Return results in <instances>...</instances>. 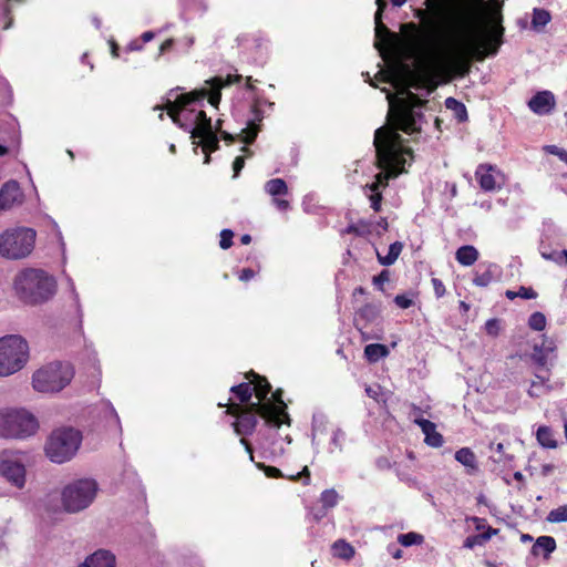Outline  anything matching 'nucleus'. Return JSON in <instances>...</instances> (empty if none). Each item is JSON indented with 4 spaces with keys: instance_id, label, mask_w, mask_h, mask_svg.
I'll return each mask as SVG.
<instances>
[{
    "instance_id": "obj_63",
    "label": "nucleus",
    "mask_w": 567,
    "mask_h": 567,
    "mask_svg": "<svg viewBox=\"0 0 567 567\" xmlns=\"http://www.w3.org/2000/svg\"><path fill=\"white\" fill-rule=\"evenodd\" d=\"M240 444H243L246 449V451L249 453V456H250V461H254V455H252V447L250 445V443L246 440V439H240Z\"/></svg>"
},
{
    "instance_id": "obj_22",
    "label": "nucleus",
    "mask_w": 567,
    "mask_h": 567,
    "mask_svg": "<svg viewBox=\"0 0 567 567\" xmlns=\"http://www.w3.org/2000/svg\"><path fill=\"white\" fill-rule=\"evenodd\" d=\"M381 312V308L379 305L374 303H367L363 307H361L355 317L357 327L359 330H362L363 327H359L360 320H363L365 323H372L374 322Z\"/></svg>"
},
{
    "instance_id": "obj_59",
    "label": "nucleus",
    "mask_w": 567,
    "mask_h": 567,
    "mask_svg": "<svg viewBox=\"0 0 567 567\" xmlns=\"http://www.w3.org/2000/svg\"><path fill=\"white\" fill-rule=\"evenodd\" d=\"M255 276V271L250 268H244L240 274H239V279L241 281H247V280H250L251 278H254Z\"/></svg>"
},
{
    "instance_id": "obj_36",
    "label": "nucleus",
    "mask_w": 567,
    "mask_h": 567,
    "mask_svg": "<svg viewBox=\"0 0 567 567\" xmlns=\"http://www.w3.org/2000/svg\"><path fill=\"white\" fill-rule=\"evenodd\" d=\"M198 137H202L204 140L203 142V150L206 153L214 152L218 148V138L214 131H210V133H203L199 134Z\"/></svg>"
},
{
    "instance_id": "obj_5",
    "label": "nucleus",
    "mask_w": 567,
    "mask_h": 567,
    "mask_svg": "<svg viewBox=\"0 0 567 567\" xmlns=\"http://www.w3.org/2000/svg\"><path fill=\"white\" fill-rule=\"evenodd\" d=\"M207 94L208 93L206 90L194 91L188 94L178 95L174 102L171 100H167L166 102L165 110L167 111L169 117L181 128L185 130L186 132H189L192 134V138H196L197 136H199V134L203 133H210V131H213L212 120L206 115L204 111H199L194 118V123L196 124V126L192 127V125L185 124L181 121L179 113L187 105H190L192 103H195L206 97Z\"/></svg>"
},
{
    "instance_id": "obj_15",
    "label": "nucleus",
    "mask_w": 567,
    "mask_h": 567,
    "mask_svg": "<svg viewBox=\"0 0 567 567\" xmlns=\"http://www.w3.org/2000/svg\"><path fill=\"white\" fill-rule=\"evenodd\" d=\"M375 48L380 52L390 49L395 34L382 22L380 14H374Z\"/></svg>"
},
{
    "instance_id": "obj_64",
    "label": "nucleus",
    "mask_w": 567,
    "mask_h": 567,
    "mask_svg": "<svg viewBox=\"0 0 567 567\" xmlns=\"http://www.w3.org/2000/svg\"><path fill=\"white\" fill-rule=\"evenodd\" d=\"M154 38V33L152 31H146L142 34V40L144 42H148Z\"/></svg>"
},
{
    "instance_id": "obj_41",
    "label": "nucleus",
    "mask_w": 567,
    "mask_h": 567,
    "mask_svg": "<svg viewBox=\"0 0 567 567\" xmlns=\"http://www.w3.org/2000/svg\"><path fill=\"white\" fill-rule=\"evenodd\" d=\"M320 499L323 507H334L338 503V493L334 489H326L321 493Z\"/></svg>"
},
{
    "instance_id": "obj_45",
    "label": "nucleus",
    "mask_w": 567,
    "mask_h": 567,
    "mask_svg": "<svg viewBox=\"0 0 567 567\" xmlns=\"http://www.w3.org/2000/svg\"><path fill=\"white\" fill-rule=\"evenodd\" d=\"M501 330V320L497 318L488 319L485 323V331L488 336L496 337Z\"/></svg>"
},
{
    "instance_id": "obj_1",
    "label": "nucleus",
    "mask_w": 567,
    "mask_h": 567,
    "mask_svg": "<svg viewBox=\"0 0 567 567\" xmlns=\"http://www.w3.org/2000/svg\"><path fill=\"white\" fill-rule=\"evenodd\" d=\"M487 3L493 7V11L484 29L475 28L471 8L456 0H425L426 9L419 10L416 16L422 20L426 19L434 31L449 30L453 33V42L449 49L452 60H482L487 54L497 52L504 34L498 0H488Z\"/></svg>"
},
{
    "instance_id": "obj_31",
    "label": "nucleus",
    "mask_w": 567,
    "mask_h": 567,
    "mask_svg": "<svg viewBox=\"0 0 567 567\" xmlns=\"http://www.w3.org/2000/svg\"><path fill=\"white\" fill-rule=\"evenodd\" d=\"M332 551L336 557L342 559H350L354 555V548L343 539L334 542L332 545Z\"/></svg>"
},
{
    "instance_id": "obj_23",
    "label": "nucleus",
    "mask_w": 567,
    "mask_h": 567,
    "mask_svg": "<svg viewBox=\"0 0 567 567\" xmlns=\"http://www.w3.org/2000/svg\"><path fill=\"white\" fill-rule=\"evenodd\" d=\"M556 549V540L551 536H540L536 539L535 544L532 547V554L534 556H539L540 554L544 557H548Z\"/></svg>"
},
{
    "instance_id": "obj_38",
    "label": "nucleus",
    "mask_w": 567,
    "mask_h": 567,
    "mask_svg": "<svg viewBox=\"0 0 567 567\" xmlns=\"http://www.w3.org/2000/svg\"><path fill=\"white\" fill-rule=\"evenodd\" d=\"M549 523L567 522V504L551 509L546 518Z\"/></svg>"
},
{
    "instance_id": "obj_34",
    "label": "nucleus",
    "mask_w": 567,
    "mask_h": 567,
    "mask_svg": "<svg viewBox=\"0 0 567 567\" xmlns=\"http://www.w3.org/2000/svg\"><path fill=\"white\" fill-rule=\"evenodd\" d=\"M272 398H274V401L277 403V405L275 403H272L271 401H270V403L278 410L280 420L282 421V423L289 424L290 419H289L288 413L286 412L287 405L282 401V390L278 389L272 394ZM267 402H269V400Z\"/></svg>"
},
{
    "instance_id": "obj_28",
    "label": "nucleus",
    "mask_w": 567,
    "mask_h": 567,
    "mask_svg": "<svg viewBox=\"0 0 567 567\" xmlns=\"http://www.w3.org/2000/svg\"><path fill=\"white\" fill-rule=\"evenodd\" d=\"M536 439L538 443L545 449L557 447V442L554 437L553 430L547 425H542L536 432Z\"/></svg>"
},
{
    "instance_id": "obj_54",
    "label": "nucleus",
    "mask_w": 567,
    "mask_h": 567,
    "mask_svg": "<svg viewBox=\"0 0 567 567\" xmlns=\"http://www.w3.org/2000/svg\"><path fill=\"white\" fill-rule=\"evenodd\" d=\"M432 285H433V289H434V293L437 298H441L444 296L445 293V286L444 284L437 279V278H432Z\"/></svg>"
},
{
    "instance_id": "obj_2",
    "label": "nucleus",
    "mask_w": 567,
    "mask_h": 567,
    "mask_svg": "<svg viewBox=\"0 0 567 567\" xmlns=\"http://www.w3.org/2000/svg\"><path fill=\"white\" fill-rule=\"evenodd\" d=\"M424 104L416 94L408 92L406 97L399 102L395 109L389 113L391 126L379 127L374 133L373 145L375 147L378 166L385 171L375 176V182L365 185L371 192L380 190L388 186L390 177H396L403 172L405 163L404 154H410L403 147V138L399 131L413 134L420 131V122L423 118L421 109Z\"/></svg>"
},
{
    "instance_id": "obj_32",
    "label": "nucleus",
    "mask_w": 567,
    "mask_h": 567,
    "mask_svg": "<svg viewBox=\"0 0 567 567\" xmlns=\"http://www.w3.org/2000/svg\"><path fill=\"white\" fill-rule=\"evenodd\" d=\"M550 19L551 17L549 11L540 8H535L533 11L532 27L533 29L539 31L550 21Z\"/></svg>"
},
{
    "instance_id": "obj_42",
    "label": "nucleus",
    "mask_w": 567,
    "mask_h": 567,
    "mask_svg": "<svg viewBox=\"0 0 567 567\" xmlns=\"http://www.w3.org/2000/svg\"><path fill=\"white\" fill-rule=\"evenodd\" d=\"M348 234H355L358 236H365L370 234V224L367 221H359L358 224H351L347 227Z\"/></svg>"
},
{
    "instance_id": "obj_46",
    "label": "nucleus",
    "mask_w": 567,
    "mask_h": 567,
    "mask_svg": "<svg viewBox=\"0 0 567 567\" xmlns=\"http://www.w3.org/2000/svg\"><path fill=\"white\" fill-rule=\"evenodd\" d=\"M234 233L230 229H223L220 233L219 246L223 249H228L233 245Z\"/></svg>"
},
{
    "instance_id": "obj_13",
    "label": "nucleus",
    "mask_w": 567,
    "mask_h": 567,
    "mask_svg": "<svg viewBox=\"0 0 567 567\" xmlns=\"http://www.w3.org/2000/svg\"><path fill=\"white\" fill-rule=\"evenodd\" d=\"M265 192L272 197V204L280 212L290 209V203L286 199L279 198L288 194V186L282 178H272L266 182Z\"/></svg>"
},
{
    "instance_id": "obj_39",
    "label": "nucleus",
    "mask_w": 567,
    "mask_h": 567,
    "mask_svg": "<svg viewBox=\"0 0 567 567\" xmlns=\"http://www.w3.org/2000/svg\"><path fill=\"white\" fill-rule=\"evenodd\" d=\"M528 326L535 331H542L546 327V317L543 312L536 311L529 316Z\"/></svg>"
},
{
    "instance_id": "obj_29",
    "label": "nucleus",
    "mask_w": 567,
    "mask_h": 567,
    "mask_svg": "<svg viewBox=\"0 0 567 567\" xmlns=\"http://www.w3.org/2000/svg\"><path fill=\"white\" fill-rule=\"evenodd\" d=\"M403 245L400 241H394L389 246L388 254L385 256L377 254L378 260L383 266H391L393 265L396 259L399 258L401 251H402Z\"/></svg>"
},
{
    "instance_id": "obj_48",
    "label": "nucleus",
    "mask_w": 567,
    "mask_h": 567,
    "mask_svg": "<svg viewBox=\"0 0 567 567\" xmlns=\"http://www.w3.org/2000/svg\"><path fill=\"white\" fill-rule=\"evenodd\" d=\"M257 466H258V468L264 470L265 474L268 477L278 478V477H282L284 476L281 471L279 468L275 467V466H267V465L261 464V463H258Z\"/></svg>"
},
{
    "instance_id": "obj_47",
    "label": "nucleus",
    "mask_w": 567,
    "mask_h": 567,
    "mask_svg": "<svg viewBox=\"0 0 567 567\" xmlns=\"http://www.w3.org/2000/svg\"><path fill=\"white\" fill-rule=\"evenodd\" d=\"M257 132L258 130L256 125L251 121H249L248 127L243 130V133L245 134L244 142L247 144L252 143L257 136Z\"/></svg>"
},
{
    "instance_id": "obj_51",
    "label": "nucleus",
    "mask_w": 567,
    "mask_h": 567,
    "mask_svg": "<svg viewBox=\"0 0 567 567\" xmlns=\"http://www.w3.org/2000/svg\"><path fill=\"white\" fill-rule=\"evenodd\" d=\"M369 198L371 200V208L374 212H380L381 210V202H382V194H381V192L380 190L372 192V194L369 195Z\"/></svg>"
},
{
    "instance_id": "obj_16",
    "label": "nucleus",
    "mask_w": 567,
    "mask_h": 567,
    "mask_svg": "<svg viewBox=\"0 0 567 567\" xmlns=\"http://www.w3.org/2000/svg\"><path fill=\"white\" fill-rule=\"evenodd\" d=\"M22 193L16 181L7 182L0 189V209H9L21 202Z\"/></svg>"
},
{
    "instance_id": "obj_56",
    "label": "nucleus",
    "mask_w": 567,
    "mask_h": 567,
    "mask_svg": "<svg viewBox=\"0 0 567 567\" xmlns=\"http://www.w3.org/2000/svg\"><path fill=\"white\" fill-rule=\"evenodd\" d=\"M245 166V159L241 156H237L233 163L234 177H237Z\"/></svg>"
},
{
    "instance_id": "obj_14",
    "label": "nucleus",
    "mask_w": 567,
    "mask_h": 567,
    "mask_svg": "<svg viewBox=\"0 0 567 567\" xmlns=\"http://www.w3.org/2000/svg\"><path fill=\"white\" fill-rule=\"evenodd\" d=\"M528 107L538 115L549 114L555 107V96L550 91L538 92L528 101Z\"/></svg>"
},
{
    "instance_id": "obj_25",
    "label": "nucleus",
    "mask_w": 567,
    "mask_h": 567,
    "mask_svg": "<svg viewBox=\"0 0 567 567\" xmlns=\"http://www.w3.org/2000/svg\"><path fill=\"white\" fill-rule=\"evenodd\" d=\"M478 250L471 245L460 247L455 252L456 260L462 266H472L478 259Z\"/></svg>"
},
{
    "instance_id": "obj_8",
    "label": "nucleus",
    "mask_w": 567,
    "mask_h": 567,
    "mask_svg": "<svg viewBox=\"0 0 567 567\" xmlns=\"http://www.w3.org/2000/svg\"><path fill=\"white\" fill-rule=\"evenodd\" d=\"M29 359L28 342L17 334L0 338V375L8 377L20 371Z\"/></svg>"
},
{
    "instance_id": "obj_53",
    "label": "nucleus",
    "mask_w": 567,
    "mask_h": 567,
    "mask_svg": "<svg viewBox=\"0 0 567 567\" xmlns=\"http://www.w3.org/2000/svg\"><path fill=\"white\" fill-rule=\"evenodd\" d=\"M518 297L523 299H535L537 297V292L532 287H519L517 291Z\"/></svg>"
},
{
    "instance_id": "obj_18",
    "label": "nucleus",
    "mask_w": 567,
    "mask_h": 567,
    "mask_svg": "<svg viewBox=\"0 0 567 567\" xmlns=\"http://www.w3.org/2000/svg\"><path fill=\"white\" fill-rule=\"evenodd\" d=\"M241 75H228L226 80H224L223 78L220 76H216V78H213L210 80H207L206 83L209 85V89H210V93H209V96H208V102L214 105V106H217L220 102V97H221V94H220V90L223 86L225 85H229L234 82H239L241 80Z\"/></svg>"
},
{
    "instance_id": "obj_58",
    "label": "nucleus",
    "mask_w": 567,
    "mask_h": 567,
    "mask_svg": "<svg viewBox=\"0 0 567 567\" xmlns=\"http://www.w3.org/2000/svg\"><path fill=\"white\" fill-rule=\"evenodd\" d=\"M498 533V529L488 526L484 533H481V539H483L484 544L488 542L494 535Z\"/></svg>"
},
{
    "instance_id": "obj_50",
    "label": "nucleus",
    "mask_w": 567,
    "mask_h": 567,
    "mask_svg": "<svg viewBox=\"0 0 567 567\" xmlns=\"http://www.w3.org/2000/svg\"><path fill=\"white\" fill-rule=\"evenodd\" d=\"M365 393L369 398L375 400L377 402L380 401V396L382 394V389L379 384L375 385H367L365 386Z\"/></svg>"
},
{
    "instance_id": "obj_55",
    "label": "nucleus",
    "mask_w": 567,
    "mask_h": 567,
    "mask_svg": "<svg viewBox=\"0 0 567 567\" xmlns=\"http://www.w3.org/2000/svg\"><path fill=\"white\" fill-rule=\"evenodd\" d=\"M326 422V417L322 414H315L312 417V435L320 430V426Z\"/></svg>"
},
{
    "instance_id": "obj_57",
    "label": "nucleus",
    "mask_w": 567,
    "mask_h": 567,
    "mask_svg": "<svg viewBox=\"0 0 567 567\" xmlns=\"http://www.w3.org/2000/svg\"><path fill=\"white\" fill-rule=\"evenodd\" d=\"M548 150L551 154L557 155L561 161L567 163V152L565 150H561L556 145L549 146Z\"/></svg>"
},
{
    "instance_id": "obj_37",
    "label": "nucleus",
    "mask_w": 567,
    "mask_h": 567,
    "mask_svg": "<svg viewBox=\"0 0 567 567\" xmlns=\"http://www.w3.org/2000/svg\"><path fill=\"white\" fill-rule=\"evenodd\" d=\"M398 542L402 546L409 547V546H412V545L421 544L423 542V536L417 534V533L410 532V533H406V534H400L398 536Z\"/></svg>"
},
{
    "instance_id": "obj_10",
    "label": "nucleus",
    "mask_w": 567,
    "mask_h": 567,
    "mask_svg": "<svg viewBox=\"0 0 567 567\" xmlns=\"http://www.w3.org/2000/svg\"><path fill=\"white\" fill-rule=\"evenodd\" d=\"M38 421L23 409L0 410V436L6 439H24L35 433Z\"/></svg>"
},
{
    "instance_id": "obj_3",
    "label": "nucleus",
    "mask_w": 567,
    "mask_h": 567,
    "mask_svg": "<svg viewBox=\"0 0 567 567\" xmlns=\"http://www.w3.org/2000/svg\"><path fill=\"white\" fill-rule=\"evenodd\" d=\"M13 289L23 303L37 306L50 300L56 292L53 276L38 268H25L19 271L13 280Z\"/></svg>"
},
{
    "instance_id": "obj_12",
    "label": "nucleus",
    "mask_w": 567,
    "mask_h": 567,
    "mask_svg": "<svg viewBox=\"0 0 567 567\" xmlns=\"http://www.w3.org/2000/svg\"><path fill=\"white\" fill-rule=\"evenodd\" d=\"M0 475L18 488L24 486V465L20 461L10 457L7 453L0 456Z\"/></svg>"
},
{
    "instance_id": "obj_40",
    "label": "nucleus",
    "mask_w": 567,
    "mask_h": 567,
    "mask_svg": "<svg viewBox=\"0 0 567 567\" xmlns=\"http://www.w3.org/2000/svg\"><path fill=\"white\" fill-rule=\"evenodd\" d=\"M532 360L539 367L538 371L545 373L547 368V354L542 347L535 346L532 354Z\"/></svg>"
},
{
    "instance_id": "obj_4",
    "label": "nucleus",
    "mask_w": 567,
    "mask_h": 567,
    "mask_svg": "<svg viewBox=\"0 0 567 567\" xmlns=\"http://www.w3.org/2000/svg\"><path fill=\"white\" fill-rule=\"evenodd\" d=\"M229 412L237 416L233 425L238 435H250L255 431L258 423L257 415L262 417L269 426L280 427L282 424L278 410L270 402H254L246 408L236 404Z\"/></svg>"
},
{
    "instance_id": "obj_35",
    "label": "nucleus",
    "mask_w": 567,
    "mask_h": 567,
    "mask_svg": "<svg viewBox=\"0 0 567 567\" xmlns=\"http://www.w3.org/2000/svg\"><path fill=\"white\" fill-rule=\"evenodd\" d=\"M231 393H234L241 403H248L252 395V388L250 383H240L238 385H234L230 389Z\"/></svg>"
},
{
    "instance_id": "obj_62",
    "label": "nucleus",
    "mask_w": 567,
    "mask_h": 567,
    "mask_svg": "<svg viewBox=\"0 0 567 567\" xmlns=\"http://www.w3.org/2000/svg\"><path fill=\"white\" fill-rule=\"evenodd\" d=\"M375 3L378 7L375 14H380V17H382L383 11L385 10V8L388 6V2H386V0H375Z\"/></svg>"
},
{
    "instance_id": "obj_26",
    "label": "nucleus",
    "mask_w": 567,
    "mask_h": 567,
    "mask_svg": "<svg viewBox=\"0 0 567 567\" xmlns=\"http://www.w3.org/2000/svg\"><path fill=\"white\" fill-rule=\"evenodd\" d=\"M251 375H254V378H255V380L252 381V383H254L252 391L255 392L259 402L264 403L262 401L267 400L268 394L271 391V385L267 381L266 378H262L254 372H251Z\"/></svg>"
},
{
    "instance_id": "obj_7",
    "label": "nucleus",
    "mask_w": 567,
    "mask_h": 567,
    "mask_svg": "<svg viewBox=\"0 0 567 567\" xmlns=\"http://www.w3.org/2000/svg\"><path fill=\"white\" fill-rule=\"evenodd\" d=\"M99 485L93 478H79L65 485L61 492L62 507L75 514L86 509L95 499Z\"/></svg>"
},
{
    "instance_id": "obj_44",
    "label": "nucleus",
    "mask_w": 567,
    "mask_h": 567,
    "mask_svg": "<svg viewBox=\"0 0 567 567\" xmlns=\"http://www.w3.org/2000/svg\"><path fill=\"white\" fill-rule=\"evenodd\" d=\"M394 303L401 309H408L413 305V293H403L394 297Z\"/></svg>"
},
{
    "instance_id": "obj_49",
    "label": "nucleus",
    "mask_w": 567,
    "mask_h": 567,
    "mask_svg": "<svg viewBox=\"0 0 567 567\" xmlns=\"http://www.w3.org/2000/svg\"><path fill=\"white\" fill-rule=\"evenodd\" d=\"M484 545L483 539H481V535H472L465 538L463 547L473 549L475 546Z\"/></svg>"
},
{
    "instance_id": "obj_17",
    "label": "nucleus",
    "mask_w": 567,
    "mask_h": 567,
    "mask_svg": "<svg viewBox=\"0 0 567 567\" xmlns=\"http://www.w3.org/2000/svg\"><path fill=\"white\" fill-rule=\"evenodd\" d=\"M414 423L417 424L425 439L424 442L432 447H441L444 443V439L441 433L436 431V425L430 420L417 417L414 420Z\"/></svg>"
},
{
    "instance_id": "obj_19",
    "label": "nucleus",
    "mask_w": 567,
    "mask_h": 567,
    "mask_svg": "<svg viewBox=\"0 0 567 567\" xmlns=\"http://www.w3.org/2000/svg\"><path fill=\"white\" fill-rule=\"evenodd\" d=\"M549 372L550 370L546 369L545 373L542 371H537L535 373L536 380L532 382L530 389L528 390V395L530 398H539L553 390V385L549 384Z\"/></svg>"
},
{
    "instance_id": "obj_24",
    "label": "nucleus",
    "mask_w": 567,
    "mask_h": 567,
    "mask_svg": "<svg viewBox=\"0 0 567 567\" xmlns=\"http://www.w3.org/2000/svg\"><path fill=\"white\" fill-rule=\"evenodd\" d=\"M492 166L480 165L476 169V178L482 189L486 192L494 190L496 188L495 177L491 173Z\"/></svg>"
},
{
    "instance_id": "obj_30",
    "label": "nucleus",
    "mask_w": 567,
    "mask_h": 567,
    "mask_svg": "<svg viewBox=\"0 0 567 567\" xmlns=\"http://www.w3.org/2000/svg\"><path fill=\"white\" fill-rule=\"evenodd\" d=\"M496 265H488L483 272H475L473 284L477 287H487L495 279Z\"/></svg>"
},
{
    "instance_id": "obj_33",
    "label": "nucleus",
    "mask_w": 567,
    "mask_h": 567,
    "mask_svg": "<svg viewBox=\"0 0 567 567\" xmlns=\"http://www.w3.org/2000/svg\"><path fill=\"white\" fill-rule=\"evenodd\" d=\"M445 106L446 109L454 111L455 116L460 122H464L467 120V111L462 102L457 101L454 97H447L445 100Z\"/></svg>"
},
{
    "instance_id": "obj_6",
    "label": "nucleus",
    "mask_w": 567,
    "mask_h": 567,
    "mask_svg": "<svg viewBox=\"0 0 567 567\" xmlns=\"http://www.w3.org/2000/svg\"><path fill=\"white\" fill-rule=\"evenodd\" d=\"M82 439V433L71 426L55 429L45 443V454L54 463L68 462L76 454Z\"/></svg>"
},
{
    "instance_id": "obj_9",
    "label": "nucleus",
    "mask_w": 567,
    "mask_h": 567,
    "mask_svg": "<svg viewBox=\"0 0 567 567\" xmlns=\"http://www.w3.org/2000/svg\"><path fill=\"white\" fill-rule=\"evenodd\" d=\"M73 377L74 371L71 364L52 362L34 372L32 384L38 392L54 393L64 389Z\"/></svg>"
},
{
    "instance_id": "obj_43",
    "label": "nucleus",
    "mask_w": 567,
    "mask_h": 567,
    "mask_svg": "<svg viewBox=\"0 0 567 567\" xmlns=\"http://www.w3.org/2000/svg\"><path fill=\"white\" fill-rule=\"evenodd\" d=\"M344 439L346 433L341 429H336L330 441V445L333 447L330 449V452H333L334 450L342 451Z\"/></svg>"
},
{
    "instance_id": "obj_11",
    "label": "nucleus",
    "mask_w": 567,
    "mask_h": 567,
    "mask_svg": "<svg viewBox=\"0 0 567 567\" xmlns=\"http://www.w3.org/2000/svg\"><path fill=\"white\" fill-rule=\"evenodd\" d=\"M37 233L32 228L18 227L0 235V255L8 259H21L34 248Z\"/></svg>"
},
{
    "instance_id": "obj_60",
    "label": "nucleus",
    "mask_w": 567,
    "mask_h": 567,
    "mask_svg": "<svg viewBox=\"0 0 567 567\" xmlns=\"http://www.w3.org/2000/svg\"><path fill=\"white\" fill-rule=\"evenodd\" d=\"M174 45V40L173 39H167L165 40L161 47H159V52H158V55H162L164 54L165 52L169 51Z\"/></svg>"
},
{
    "instance_id": "obj_20",
    "label": "nucleus",
    "mask_w": 567,
    "mask_h": 567,
    "mask_svg": "<svg viewBox=\"0 0 567 567\" xmlns=\"http://www.w3.org/2000/svg\"><path fill=\"white\" fill-rule=\"evenodd\" d=\"M78 567H115V556L109 550L99 549Z\"/></svg>"
},
{
    "instance_id": "obj_21",
    "label": "nucleus",
    "mask_w": 567,
    "mask_h": 567,
    "mask_svg": "<svg viewBox=\"0 0 567 567\" xmlns=\"http://www.w3.org/2000/svg\"><path fill=\"white\" fill-rule=\"evenodd\" d=\"M455 460L466 467L467 474H475L478 471L476 455L470 447L456 451Z\"/></svg>"
},
{
    "instance_id": "obj_52",
    "label": "nucleus",
    "mask_w": 567,
    "mask_h": 567,
    "mask_svg": "<svg viewBox=\"0 0 567 567\" xmlns=\"http://www.w3.org/2000/svg\"><path fill=\"white\" fill-rule=\"evenodd\" d=\"M390 280V274L388 270H382L378 276L373 277V284L383 290V284Z\"/></svg>"
},
{
    "instance_id": "obj_27",
    "label": "nucleus",
    "mask_w": 567,
    "mask_h": 567,
    "mask_svg": "<svg viewBox=\"0 0 567 567\" xmlns=\"http://www.w3.org/2000/svg\"><path fill=\"white\" fill-rule=\"evenodd\" d=\"M389 355V349L384 344L371 343L364 348V357L369 362H377Z\"/></svg>"
},
{
    "instance_id": "obj_61",
    "label": "nucleus",
    "mask_w": 567,
    "mask_h": 567,
    "mask_svg": "<svg viewBox=\"0 0 567 567\" xmlns=\"http://www.w3.org/2000/svg\"><path fill=\"white\" fill-rule=\"evenodd\" d=\"M300 476H306L307 481L305 482V484H309L310 472L308 470V466H305L300 473H298L296 476H291L290 478L292 481H297Z\"/></svg>"
}]
</instances>
